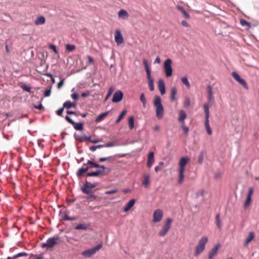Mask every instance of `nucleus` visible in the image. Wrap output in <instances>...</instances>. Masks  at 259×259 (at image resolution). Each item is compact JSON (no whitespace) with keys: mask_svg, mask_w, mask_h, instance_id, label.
<instances>
[{"mask_svg":"<svg viewBox=\"0 0 259 259\" xmlns=\"http://www.w3.org/2000/svg\"><path fill=\"white\" fill-rule=\"evenodd\" d=\"M98 169L95 171L88 172L87 174V177H98L100 176H107L111 172V169L102 165L99 164V167H97Z\"/></svg>","mask_w":259,"mask_h":259,"instance_id":"nucleus-1","label":"nucleus"},{"mask_svg":"<svg viewBox=\"0 0 259 259\" xmlns=\"http://www.w3.org/2000/svg\"><path fill=\"white\" fill-rule=\"evenodd\" d=\"M153 104L156 108V114L158 119H161L164 114V108L161 104L160 97L157 96L155 97Z\"/></svg>","mask_w":259,"mask_h":259,"instance_id":"nucleus-2","label":"nucleus"},{"mask_svg":"<svg viewBox=\"0 0 259 259\" xmlns=\"http://www.w3.org/2000/svg\"><path fill=\"white\" fill-rule=\"evenodd\" d=\"M61 240L58 236H55L47 239L46 243L41 244L42 248H47V249L51 248L55 246L56 245L60 243Z\"/></svg>","mask_w":259,"mask_h":259,"instance_id":"nucleus-3","label":"nucleus"},{"mask_svg":"<svg viewBox=\"0 0 259 259\" xmlns=\"http://www.w3.org/2000/svg\"><path fill=\"white\" fill-rule=\"evenodd\" d=\"M208 241V239L207 237L204 236L202 237L199 241L198 245L196 246L195 251L194 255L196 256H197L199 254H200L204 250L205 245Z\"/></svg>","mask_w":259,"mask_h":259,"instance_id":"nucleus-4","label":"nucleus"},{"mask_svg":"<svg viewBox=\"0 0 259 259\" xmlns=\"http://www.w3.org/2000/svg\"><path fill=\"white\" fill-rule=\"evenodd\" d=\"M103 243L101 242L96 246L84 250L81 253V255L85 257H91L92 255L95 254L97 251H98L103 246Z\"/></svg>","mask_w":259,"mask_h":259,"instance_id":"nucleus-5","label":"nucleus"},{"mask_svg":"<svg viewBox=\"0 0 259 259\" xmlns=\"http://www.w3.org/2000/svg\"><path fill=\"white\" fill-rule=\"evenodd\" d=\"M204 113L205 114V127L207 134L209 135L212 134V131L209 124V105L207 103H205L203 105Z\"/></svg>","mask_w":259,"mask_h":259,"instance_id":"nucleus-6","label":"nucleus"},{"mask_svg":"<svg viewBox=\"0 0 259 259\" xmlns=\"http://www.w3.org/2000/svg\"><path fill=\"white\" fill-rule=\"evenodd\" d=\"M172 220L170 218H167L164 222L162 229L159 232V236L163 237L166 235L171 227Z\"/></svg>","mask_w":259,"mask_h":259,"instance_id":"nucleus-7","label":"nucleus"},{"mask_svg":"<svg viewBox=\"0 0 259 259\" xmlns=\"http://www.w3.org/2000/svg\"><path fill=\"white\" fill-rule=\"evenodd\" d=\"M172 60L171 59H167L163 63V68L164 70L165 76L167 77H169L172 75V68L171 66Z\"/></svg>","mask_w":259,"mask_h":259,"instance_id":"nucleus-8","label":"nucleus"},{"mask_svg":"<svg viewBox=\"0 0 259 259\" xmlns=\"http://www.w3.org/2000/svg\"><path fill=\"white\" fill-rule=\"evenodd\" d=\"M231 74L232 76L236 81L241 84L245 89H248V87L246 81L242 78L237 72L234 71L232 72Z\"/></svg>","mask_w":259,"mask_h":259,"instance_id":"nucleus-9","label":"nucleus"},{"mask_svg":"<svg viewBox=\"0 0 259 259\" xmlns=\"http://www.w3.org/2000/svg\"><path fill=\"white\" fill-rule=\"evenodd\" d=\"M163 213L162 210L157 209L155 210L153 214V222L154 223H158L161 221L162 219Z\"/></svg>","mask_w":259,"mask_h":259,"instance_id":"nucleus-10","label":"nucleus"},{"mask_svg":"<svg viewBox=\"0 0 259 259\" xmlns=\"http://www.w3.org/2000/svg\"><path fill=\"white\" fill-rule=\"evenodd\" d=\"M65 119L70 124L73 125L74 128L76 130L78 131H82L83 128V123L79 122L76 123L74 122L73 120H72L68 116H65Z\"/></svg>","mask_w":259,"mask_h":259,"instance_id":"nucleus-11","label":"nucleus"},{"mask_svg":"<svg viewBox=\"0 0 259 259\" xmlns=\"http://www.w3.org/2000/svg\"><path fill=\"white\" fill-rule=\"evenodd\" d=\"M97 185L98 183H92L86 180L83 186L81 188V190L83 193L88 194L89 192L87 191L85 188H91L92 189L97 187Z\"/></svg>","mask_w":259,"mask_h":259,"instance_id":"nucleus-12","label":"nucleus"},{"mask_svg":"<svg viewBox=\"0 0 259 259\" xmlns=\"http://www.w3.org/2000/svg\"><path fill=\"white\" fill-rule=\"evenodd\" d=\"M115 41L117 46H119L123 42V38L121 31L119 29H116L115 31Z\"/></svg>","mask_w":259,"mask_h":259,"instance_id":"nucleus-13","label":"nucleus"},{"mask_svg":"<svg viewBox=\"0 0 259 259\" xmlns=\"http://www.w3.org/2000/svg\"><path fill=\"white\" fill-rule=\"evenodd\" d=\"M123 96V93L121 91H116L113 95L112 101L114 103L119 102L122 100Z\"/></svg>","mask_w":259,"mask_h":259,"instance_id":"nucleus-14","label":"nucleus"},{"mask_svg":"<svg viewBox=\"0 0 259 259\" xmlns=\"http://www.w3.org/2000/svg\"><path fill=\"white\" fill-rule=\"evenodd\" d=\"M253 192V189L252 187L249 188V191L247 195L246 200L244 202V207L247 208L250 204L251 201V195Z\"/></svg>","mask_w":259,"mask_h":259,"instance_id":"nucleus-15","label":"nucleus"},{"mask_svg":"<svg viewBox=\"0 0 259 259\" xmlns=\"http://www.w3.org/2000/svg\"><path fill=\"white\" fill-rule=\"evenodd\" d=\"M189 161V158L188 157H182L179 163V169L185 170V166Z\"/></svg>","mask_w":259,"mask_h":259,"instance_id":"nucleus-16","label":"nucleus"},{"mask_svg":"<svg viewBox=\"0 0 259 259\" xmlns=\"http://www.w3.org/2000/svg\"><path fill=\"white\" fill-rule=\"evenodd\" d=\"M154 153L153 152H150L148 155V161L147 163V167L150 168L152 164L154 163Z\"/></svg>","mask_w":259,"mask_h":259,"instance_id":"nucleus-17","label":"nucleus"},{"mask_svg":"<svg viewBox=\"0 0 259 259\" xmlns=\"http://www.w3.org/2000/svg\"><path fill=\"white\" fill-rule=\"evenodd\" d=\"M158 89L162 95L165 94V83L164 81L160 79L158 80Z\"/></svg>","mask_w":259,"mask_h":259,"instance_id":"nucleus-18","label":"nucleus"},{"mask_svg":"<svg viewBox=\"0 0 259 259\" xmlns=\"http://www.w3.org/2000/svg\"><path fill=\"white\" fill-rule=\"evenodd\" d=\"M150 184V176L148 174H144L142 185L145 188H147Z\"/></svg>","mask_w":259,"mask_h":259,"instance_id":"nucleus-19","label":"nucleus"},{"mask_svg":"<svg viewBox=\"0 0 259 259\" xmlns=\"http://www.w3.org/2000/svg\"><path fill=\"white\" fill-rule=\"evenodd\" d=\"M179 116L178 118V121L181 122L182 124H184V120L187 117V114L186 112L183 110H181L179 111Z\"/></svg>","mask_w":259,"mask_h":259,"instance_id":"nucleus-20","label":"nucleus"},{"mask_svg":"<svg viewBox=\"0 0 259 259\" xmlns=\"http://www.w3.org/2000/svg\"><path fill=\"white\" fill-rule=\"evenodd\" d=\"M135 202L136 201L134 199H131L126 204V206L124 207L123 211L124 212H127L130 210L134 205Z\"/></svg>","mask_w":259,"mask_h":259,"instance_id":"nucleus-21","label":"nucleus"},{"mask_svg":"<svg viewBox=\"0 0 259 259\" xmlns=\"http://www.w3.org/2000/svg\"><path fill=\"white\" fill-rule=\"evenodd\" d=\"M46 22V18L44 16H41L36 18L34 21V24L36 25H43Z\"/></svg>","mask_w":259,"mask_h":259,"instance_id":"nucleus-22","label":"nucleus"},{"mask_svg":"<svg viewBox=\"0 0 259 259\" xmlns=\"http://www.w3.org/2000/svg\"><path fill=\"white\" fill-rule=\"evenodd\" d=\"M89 169H90V167L86 166V167H81L78 170V171L76 173V176H77L78 178H80L83 175V174L87 172Z\"/></svg>","mask_w":259,"mask_h":259,"instance_id":"nucleus-23","label":"nucleus"},{"mask_svg":"<svg viewBox=\"0 0 259 259\" xmlns=\"http://www.w3.org/2000/svg\"><path fill=\"white\" fill-rule=\"evenodd\" d=\"M118 16L119 18L125 19L128 17L129 15L125 10L122 9L118 12Z\"/></svg>","mask_w":259,"mask_h":259,"instance_id":"nucleus-24","label":"nucleus"},{"mask_svg":"<svg viewBox=\"0 0 259 259\" xmlns=\"http://www.w3.org/2000/svg\"><path fill=\"white\" fill-rule=\"evenodd\" d=\"M176 9L180 11L184 15V17L186 19H190V16L189 14L186 11V10L183 8V7L178 5L176 6Z\"/></svg>","mask_w":259,"mask_h":259,"instance_id":"nucleus-25","label":"nucleus"},{"mask_svg":"<svg viewBox=\"0 0 259 259\" xmlns=\"http://www.w3.org/2000/svg\"><path fill=\"white\" fill-rule=\"evenodd\" d=\"M147 77L148 80V87L149 90L151 91H153L154 90V80L152 78L151 74L147 75Z\"/></svg>","mask_w":259,"mask_h":259,"instance_id":"nucleus-26","label":"nucleus"},{"mask_svg":"<svg viewBox=\"0 0 259 259\" xmlns=\"http://www.w3.org/2000/svg\"><path fill=\"white\" fill-rule=\"evenodd\" d=\"M185 170L179 169V179L178 180V183L179 184H181L184 180V171Z\"/></svg>","mask_w":259,"mask_h":259,"instance_id":"nucleus-27","label":"nucleus"},{"mask_svg":"<svg viewBox=\"0 0 259 259\" xmlns=\"http://www.w3.org/2000/svg\"><path fill=\"white\" fill-rule=\"evenodd\" d=\"M254 234L253 232H250L249 233L248 237L246 238L245 242V246H247L249 243H250L254 238Z\"/></svg>","mask_w":259,"mask_h":259,"instance_id":"nucleus-28","label":"nucleus"},{"mask_svg":"<svg viewBox=\"0 0 259 259\" xmlns=\"http://www.w3.org/2000/svg\"><path fill=\"white\" fill-rule=\"evenodd\" d=\"M83 166H86L87 167H90V169L92 167H99V164L96 163L93 161L88 160L87 163H84Z\"/></svg>","mask_w":259,"mask_h":259,"instance_id":"nucleus-29","label":"nucleus"},{"mask_svg":"<svg viewBox=\"0 0 259 259\" xmlns=\"http://www.w3.org/2000/svg\"><path fill=\"white\" fill-rule=\"evenodd\" d=\"M177 93V90L176 87H173L171 89L170 91V99L172 101H174L176 100V95Z\"/></svg>","mask_w":259,"mask_h":259,"instance_id":"nucleus-30","label":"nucleus"},{"mask_svg":"<svg viewBox=\"0 0 259 259\" xmlns=\"http://www.w3.org/2000/svg\"><path fill=\"white\" fill-rule=\"evenodd\" d=\"M64 107L67 109H69L71 107H75L76 104L75 103H71L70 101H67L64 103Z\"/></svg>","mask_w":259,"mask_h":259,"instance_id":"nucleus-31","label":"nucleus"},{"mask_svg":"<svg viewBox=\"0 0 259 259\" xmlns=\"http://www.w3.org/2000/svg\"><path fill=\"white\" fill-rule=\"evenodd\" d=\"M88 228V225L86 224H79L76 225L74 229L75 230H85Z\"/></svg>","mask_w":259,"mask_h":259,"instance_id":"nucleus-32","label":"nucleus"},{"mask_svg":"<svg viewBox=\"0 0 259 259\" xmlns=\"http://www.w3.org/2000/svg\"><path fill=\"white\" fill-rule=\"evenodd\" d=\"M143 64H144L145 68V70H146V72L147 75H150L151 74V71H150V68L149 67L148 63V62H147V60L144 59V60H143Z\"/></svg>","mask_w":259,"mask_h":259,"instance_id":"nucleus-33","label":"nucleus"},{"mask_svg":"<svg viewBox=\"0 0 259 259\" xmlns=\"http://www.w3.org/2000/svg\"><path fill=\"white\" fill-rule=\"evenodd\" d=\"M108 114V112H104V113H103L100 114L97 117V118L96 119V121L100 122V121H102L104 118H105L107 116Z\"/></svg>","mask_w":259,"mask_h":259,"instance_id":"nucleus-34","label":"nucleus"},{"mask_svg":"<svg viewBox=\"0 0 259 259\" xmlns=\"http://www.w3.org/2000/svg\"><path fill=\"white\" fill-rule=\"evenodd\" d=\"M76 47L73 45L67 44L66 45V51L69 52H72L75 50Z\"/></svg>","mask_w":259,"mask_h":259,"instance_id":"nucleus-35","label":"nucleus"},{"mask_svg":"<svg viewBox=\"0 0 259 259\" xmlns=\"http://www.w3.org/2000/svg\"><path fill=\"white\" fill-rule=\"evenodd\" d=\"M215 221L216 225L218 228L220 229L221 228V221L220 218V214L218 213L215 216Z\"/></svg>","mask_w":259,"mask_h":259,"instance_id":"nucleus-36","label":"nucleus"},{"mask_svg":"<svg viewBox=\"0 0 259 259\" xmlns=\"http://www.w3.org/2000/svg\"><path fill=\"white\" fill-rule=\"evenodd\" d=\"M128 125L129 127L131 130H132L134 127V118L133 116H131L128 118Z\"/></svg>","mask_w":259,"mask_h":259,"instance_id":"nucleus-37","label":"nucleus"},{"mask_svg":"<svg viewBox=\"0 0 259 259\" xmlns=\"http://www.w3.org/2000/svg\"><path fill=\"white\" fill-rule=\"evenodd\" d=\"M220 247V245L219 244L217 245L215 247H214L211 249V250L210 251L209 253L214 256L215 254H217L218 250Z\"/></svg>","mask_w":259,"mask_h":259,"instance_id":"nucleus-38","label":"nucleus"},{"mask_svg":"<svg viewBox=\"0 0 259 259\" xmlns=\"http://www.w3.org/2000/svg\"><path fill=\"white\" fill-rule=\"evenodd\" d=\"M126 113V110H123L121 112V113H120L119 116H118L117 119L116 121V123H118L123 118V117L125 116Z\"/></svg>","mask_w":259,"mask_h":259,"instance_id":"nucleus-39","label":"nucleus"},{"mask_svg":"<svg viewBox=\"0 0 259 259\" xmlns=\"http://www.w3.org/2000/svg\"><path fill=\"white\" fill-rule=\"evenodd\" d=\"M182 82L188 88H190V84L186 77H183L181 79Z\"/></svg>","mask_w":259,"mask_h":259,"instance_id":"nucleus-40","label":"nucleus"},{"mask_svg":"<svg viewBox=\"0 0 259 259\" xmlns=\"http://www.w3.org/2000/svg\"><path fill=\"white\" fill-rule=\"evenodd\" d=\"M114 91V88L112 87H111L108 90L107 95H106V97L105 99V100L106 101L112 95L113 92Z\"/></svg>","mask_w":259,"mask_h":259,"instance_id":"nucleus-41","label":"nucleus"},{"mask_svg":"<svg viewBox=\"0 0 259 259\" xmlns=\"http://www.w3.org/2000/svg\"><path fill=\"white\" fill-rule=\"evenodd\" d=\"M140 100L142 102L143 106L145 107L146 104V100L145 97V95L144 93H142L140 95Z\"/></svg>","mask_w":259,"mask_h":259,"instance_id":"nucleus-42","label":"nucleus"},{"mask_svg":"<svg viewBox=\"0 0 259 259\" xmlns=\"http://www.w3.org/2000/svg\"><path fill=\"white\" fill-rule=\"evenodd\" d=\"M203 161V152L201 151L199 155L198 162L199 164H201Z\"/></svg>","mask_w":259,"mask_h":259,"instance_id":"nucleus-43","label":"nucleus"},{"mask_svg":"<svg viewBox=\"0 0 259 259\" xmlns=\"http://www.w3.org/2000/svg\"><path fill=\"white\" fill-rule=\"evenodd\" d=\"M21 88L25 91L27 92H31V88L26 84H23L21 85Z\"/></svg>","mask_w":259,"mask_h":259,"instance_id":"nucleus-44","label":"nucleus"},{"mask_svg":"<svg viewBox=\"0 0 259 259\" xmlns=\"http://www.w3.org/2000/svg\"><path fill=\"white\" fill-rule=\"evenodd\" d=\"M91 137L90 136L87 137V136H83L80 137L78 138V140L80 142H84V141H86L87 140H91Z\"/></svg>","mask_w":259,"mask_h":259,"instance_id":"nucleus-45","label":"nucleus"},{"mask_svg":"<svg viewBox=\"0 0 259 259\" xmlns=\"http://www.w3.org/2000/svg\"><path fill=\"white\" fill-rule=\"evenodd\" d=\"M181 128L183 130V132L185 135L187 136L189 132V128L186 126L184 124H182Z\"/></svg>","mask_w":259,"mask_h":259,"instance_id":"nucleus-46","label":"nucleus"},{"mask_svg":"<svg viewBox=\"0 0 259 259\" xmlns=\"http://www.w3.org/2000/svg\"><path fill=\"white\" fill-rule=\"evenodd\" d=\"M190 105V100L189 98H186L184 102V105L185 107H189Z\"/></svg>","mask_w":259,"mask_h":259,"instance_id":"nucleus-47","label":"nucleus"},{"mask_svg":"<svg viewBox=\"0 0 259 259\" xmlns=\"http://www.w3.org/2000/svg\"><path fill=\"white\" fill-rule=\"evenodd\" d=\"M27 255H28V254L26 252H20L17 254L14 255V258H15L16 259L17 258L19 257L27 256Z\"/></svg>","mask_w":259,"mask_h":259,"instance_id":"nucleus-48","label":"nucleus"},{"mask_svg":"<svg viewBox=\"0 0 259 259\" xmlns=\"http://www.w3.org/2000/svg\"><path fill=\"white\" fill-rule=\"evenodd\" d=\"M240 24H241L242 26H250V23L245 20H240Z\"/></svg>","mask_w":259,"mask_h":259,"instance_id":"nucleus-49","label":"nucleus"},{"mask_svg":"<svg viewBox=\"0 0 259 259\" xmlns=\"http://www.w3.org/2000/svg\"><path fill=\"white\" fill-rule=\"evenodd\" d=\"M111 157H102L100 158L98 160L99 162H104L105 161H109L111 160Z\"/></svg>","mask_w":259,"mask_h":259,"instance_id":"nucleus-50","label":"nucleus"},{"mask_svg":"<svg viewBox=\"0 0 259 259\" xmlns=\"http://www.w3.org/2000/svg\"><path fill=\"white\" fill-rule=\"evenodd\" d=\"M51 87H50L49 89H47L45 91V93H44L45 97H47L50 96L51 95Z\"/></svg>","mask_w":259,"mask_h":259,"instance_id":"nucleus-51","label":"nucleus"},{"mask_svg":"<svg viewBox=\"0 0 259 259\" xmlns=\"http://www.w3.org/2000/svg\"><path fill=\"white\" fill-rule=\"evenodd\" d=\"M65 108V107H64V105L63 106V107L62 108H61L60 109H59L56 113H57V114L58 115V116H62V113L64 111V109Z\"/></svg>","mask_w":259,"mask_h":259,"instance_id":"nucleus-52","label":"nucleus"},{"mask_svg":"<svg viewBox=\"0 0 259 259\" xmlns=\"http://www.w3.org/2000/svg\"><path fill=\"white\" fill-rule=\"evenodd\" d=\"M97 197L96 195L91 194L89 196L87 197V199L90 200H95L97 199Z\"/></svg>","mask_w":259,"mask_h":259,"instance_id":"nucleus-53","label":"nucleus"},{"mask_svg":"<svg viewBox=\"0 0 259 259\" xmlns=\"http://www.w3.org/2000/svg\"><path fill=\"white\" fill-rule=\"evenodd\" d=\"M64 80L65 79H63L62 80H61L58 83V84H57V88L58 89H60L64 84Z\"/></svg>","mask_w":259,"mask_h":259,"instance_id":"nucleus-54","label":"nucleus"},{"mask_svg":"<svg viewBox=\"0 0 259 259\" xmlns=\"http://www.w3.org/2000/svg\"><path fill=\"white\" fill-rule=\"evenodd\" d=\"M207 92L208 93L209 96H212V88L210 85H209L207 87Z\"/></svg>","mask_w":259,"mask_h":259,"instance_id":"nucleus-55","label":"nucleus"},{"mask_svg":"<svg viewBox=\"0 0 259 259\" xmlns=\"http://www.w3.org/2000/svg\"><path fill=\"white\" fill-rule=\"evenodd\" d=\"M116 192H117V190L116 189H113L112 190L106 191L105 193L106 194H112L116 193Z\"/></svg>","mask_w":259,"mask_h":259,"instance_id":"nucleus-56","label":"nucleus"},{"mask_svg":"<svg viewBox=\"0 0 259 259\" xmlns=\"http://www.w3.org/2000/svg\"><path fill=\"white\" fill-rule=\"evenodd\" d=\"M50 48L53 50V51L55 53H58V51H57V48H56V46L54 45H51L50 46Z\"/></svg>","mask_w":259,"mask_h":259,"instance_id":"nucleus-57","label":"nucleus"},{"mask_svg":"<svg viewBox=\"0 0 259 259\" xmlns=\"http://www.w3.org/2000/svg\"><path fill=\"white\" fill-rule=\"evenodd\" d=\"M71 97L73 100H77L78 99V95L77 93H74L71 95Z\"/></svg>","mask_w":259,"mask_h":259,"instance_id":"nucleus-58","label":"nucleus"},{"mask_svg":"<svg viewBox=\"0 0 259 259\" xmlns=\"http://www.w3.org/2000/svg\"><path fill=\"white\" fill-rule=\"evenodd\" d=\"M181 24H182V26H183L184 27H190V25L188 24V23L185 20H183L181 22Z\"/></svg>","mask_w":259,"mask_h":259,"instance_id":"nucleus-59","label":"nucleus"},{"mask_svg":"<svg viewBox=\"0 0 259 259\" xmlns=\"http://www.w3.org/2000/svg\"><path fill=\"white\" fill-rule=\"evenodd\" d=\"M203 193H204V191H203V190H201L198 191L196 193V196H197V197H198L199 196H202V195H203Z\"/></svg>","mask_w":259,"mask_h":259,"instance_id":"nucleus-60","label":"nucleus"},{"mask_svg":"<svg viewBox=\"0 0 259 259\" xmlns=\"http://www.w3.org/2000/svg\"><path fill=\"white\" fill-rule=\"evenodd\" d=\"M88 59L89 64H90L93 63L94 61L93 58L90 56H88Z\"/></svg>","mask_w":259,"mask_h":259,"instance_id":"nucleus-61","label":"nucleus"},{"mask_svg":"<svg viewBox=\"0 0 259 259\" xmlns=\"http://www.w3.org/2000/svg\"><path fill=\"white\" fill-rule=\"evenodd\" d=\"M66 112H67V113L68 114H70V115H72H72H75V116H77V113L75 112H74V111L67 110L66 111Z\"/></svg>","mask_w":259,"mask_h":259,"instance_id":"nucleus-62","label":"nucleus"},{"mask_svg":"<svg viewBox=\"0 0 259 259\" xmlns=\"http://www.w3.org/2000/svg\"><path fill=\"white\" fill-rule=\"evenodd\" d=\"M102 141L101 140H90V142L94 144H96Z\"/></svg>","mask_w":259,"mask_h":259,"instance_id":"nucleus-63","label":"nucleus"},{"mask_svg":"<svg viewBox=\"0 0 259 259\" xmlns=\"http://www.w3.org/2000/svg\"><path fill=\"white\" fill-rule=\"evenodd\" d=\"M97 149V146H93L90 147V150L93 152L96 151Z\"/></svg>","mask_w":259,"mask_h":259,"instance_id":"nucleus-64","label":"nucleus"}]
</instances>
